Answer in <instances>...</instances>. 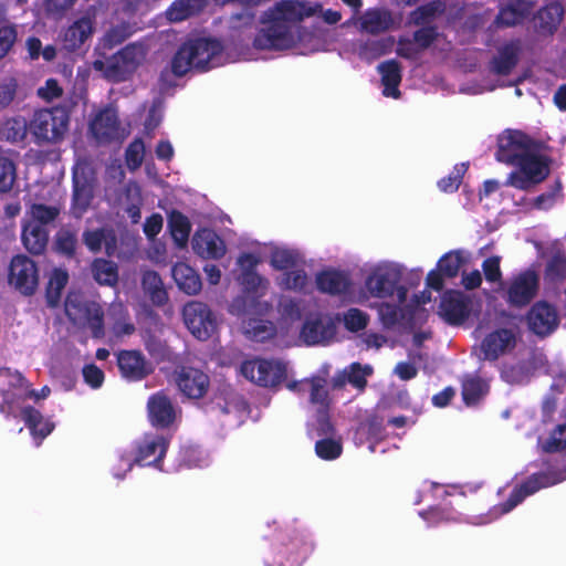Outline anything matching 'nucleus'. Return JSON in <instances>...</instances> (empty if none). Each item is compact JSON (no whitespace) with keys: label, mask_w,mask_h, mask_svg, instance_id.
<instances>
[{"label":"nucleus","mask_w":566,"mask_h":566,"mask_svg":"<svg viewBox=\"0 0 566 566\" xmlns=\"http://www.w3.org/2000/svg\"><path fill=\"white\" fill-rule=\"evenodd\" d=\"M321 12L325 22L333 24L342 15L336 10H322L316 3L283 0L268 10L261 20V29L255 39L254 46L262 50H285L292 48L298 39L297 24L305 18Z\"/></svg>","instance_id":"obj_1"},{"label":"nucleus","mask_w":566,"mask_h":566,"mask_svg":"<svg viewBox=\"0 0 566 566\" xmlns=\"http://www.w3.org/2000/svg\"><path fill=\"white\" fill-rule=\"evenodd\" d=\"M405 268L394 261H379L366 265L364 290L350 294V303L366 304L370 298L386 300L396 296L398 302H406L407 289L400 285Z\"/></svg>","instance_id":"obj_2"},{"label":"nucleus","mask_w":566,"mask_h":566,"mask_svg":"<svg viewBox=\"0 0 566 566\" xmlns=\"http://www.w3.org/2000/svg\"><path fill=\"white\" fill-rule=\"evenodd\" d=\"M268 244H259L252 252H244L238 259L241 270L240 282L244 287L245 297L238 298L230 305V312L235 315L252 314L269 308L266 303L256 302L265 295L269 281L260 276L253 269L268 258Z\"/></svg>","instance_id":"obj_3"},{"label":"nucleus","mask_w":566,"mask_h":566,"mask_svg":"<svg viewBox=\"0 0 566 566\" xmlns=\"http://www.w3.org/2000/svg\"><path fill=\"white\" fill-rule=\"evenodd\" d=\"M332 366L324 363L318 370L308 378L302 380H290L286 388L297 395L308 394V402L315 408V421L312 423L318 434H329L333 432V426L329 420V409L333 402L329 387L333 388V378L331 379Z\"/></svg>","instance_id":"obj_4"},{"label":"nucleus","mask_w":566,"mask_h":566,"mask_svg":"<svg viewBox=\"0 0 566 566\" xmlns=\"http://www.w3.org/2000/svg\"><path fill=\"white\" fill-rule=\"evenodd\" d=\"M227 62L223 48L214 39H197L184 44L171 62L175 75L182 76L191 69L208 70Z\"/></svg>","instance_id":"obj_5"},{"label":"nucleus","mask_w":566,"mask_h":566,"mask_svg":"<svg viewBox=\"0 0 566 566\" xmlns=\"http://www.w3.org/2000/svg\"><path fill=\"white\" fill-rule=\"evenodd\" d=\"M147 49L140 43H132L111 57L97 59L93 69L111 81H124L132 76L145 62Z\"/></svg>","instance_id":"obj_6"},{"label":"nucleus","mask_w":566,"mask_h":566,"mask_svg":"<svg viewBox=\"0 0 566 566\" xmlns=\"http://www.w3.org/2000/svg\"><path fill=\"white\" fill-rule=\"evenodd\" d=\"M69 120L63 108L40 109L34 113L29 129L39 144H55L64 138Z\"/></svg>","instance_id":"obj_7"},{"label":"nucleus","mask_w":566,"mask_h":566,"mask_svg":"<svg viewBox=\"0 0 566 566\" xmlns=\"http://www.w3.org/2000/svg\"><path fill=\"white\" fill-rule=\"evenodd\" d=\"M167 451V441L160 436H146L133 451L120 454L118 463L113 468L114 475L118 479L130 471L133 459L136 463L154 464L161 460Z\"/></svg>","instance_id":"obj_8"},{"label":"nucleus","mask_w":566,"mask_h":566,"mask_svg":"<svg viewBox=\"0 0 566 566\" xmlns=\"http://www.w3.org/2000/svg\"><path fill=\"white\" fill-rule=\"evenodd\" d=\"M514 165L516 169L509 175L505 185L516 189L527 190L542 182L549 174L546 157L537 153L535 147Z\"/></svg>","instance_id":"obj_9"},{"label":"nucleus","mask_w":566,"mask_h":566,"mask_svg":"<svg viewBox=\"0 0 566 566\" xmlns=\"http://www.w3.org/2000/svg\"><path fill=\"white\" fill-rule=\"evenodd\" d=\"M241 373L250 381L263 387H275L283 380L290 381L287 364L279 359L248 360L242 364Z\"/></svg>","instance_id":"obj_10"},{"label":"nucleus","mask_w":566,"mask_h":566,"mask_svg":"<svg viewBox=\"0 0 566 566\" xmlns=\"http://www.w3.org/2000/svg\"><path fill=\"white\" fill-rule=\"evenodd\" d=\"M65 312L74 323L88 327L95 337L103 334L102 312L96 303H83L80 294L70 293Z\"/></svg>","instance_id":"obj_11"},{"label":"nucleus","mask_w":566,"mask_h":566,"mask_svg":"<svg viewBox=\"0 0 566 566\" xmlns=\"http://www.w3.org/2000/svg\"><path fill=\"white\" fill-rule=\"evenodd\" d=\"M8 282L23 295H32L39 285L35 263L25 255L14 256L9 265Z\"/></svg>","instance_id":"obj_12"},{"label":"nucleus","mask_w":566,"mask_h":566,"mask_svg":"<svg viewBox=\"0 0 566 566\" xmlns=\"http://www.w3.org/2000/svg\"><path fill=\"white\" fill-rule=\"evenodd\" d=\"M534 147V142L523 132L506 129L497 138L495 156L499 161L513 165Z\"/></svg>","instance_id":"obj_13"},{"label":"nucleus","mask_w":566,"mask_h":566,"mask_svg":"<svg viewBox=\"0 0 566 566\" xmlns=\"http://www.w3.org/2000/svg\"><path fill=\"white\" fill-rule=\"evenodd\" d=\"M182 315L187 328L198 339L209 338L217 329V319L203 303L189 302L185 305Z\"/></svg>","instance_id":"obj_14"},{"label":"nucleus","mask_w":566,"mask_h":566,"mask_svg":"<svg viewBox=\"0 0 566 566\" xmlns=\"http://www.w3.org/2000/svg\"><path fill=\"white\" fill-rule=\"evenodd\" d=\"M516 328H497L484 337L476 355L483 360H496L500 356L510 353L516 346Z\"/></svg>","instance_id":"obj_15"},{"label":"nucleus","mask_w":566,"mask_h":566,"mask_svg":"<svg viewBox=\"0 0 566 566\" xmlns=\"http://www.w3.org/2000/svg\"><path fill=\"white\" fill-rule=\"evenodd\" d=\"M0 390L3 394V403L0 410L3 413H13L20 402L25 400L29 392V385L21 374L9 368L0 369Z\"/></svg>","instance_id":"obj_16"},{"label":"nucleus","mask_w":566,"mask_h":566,"mask_svg":"<svg viewBox=\"0 0 566 566\" xmlns=\"http://www.w3.org/2000/svg\"><path fill=\"white\" fill-rule=\"evenodd\" d=\"M538 276L533 270H527L514 276L507 284V301L517 306L527 304L536 294Z\"/></svg>","instance_id":"obj_17"},{"label":"nucleus","mask_w":566,"mask_h":566,"mask_svg":"<svg viewBox=\"0 0 566 566\" xmlns=\"http://www.w3.org/2000/svg\"><path fill=\"white\" fill-rule=\"evenodd\" d=\"M336 334V324L328 316H312L303 325L301 337L308 345L325 344Z\"/></svg>","instance_id":"obj_18"},{"label":"nucleus","mask_w":566,"mask_h":566,"mask_svg":"<svg viewBox=\"0 0 566 566\" xmlns=\"http://www.w3.org/2000/svg\"><path fill=\"white\" fill-rule=\"evenodd\" d=\"M176 384L188 398H201L208 390V376L197 368L182 367L176 373Z\"/></svg>","instance_id":"obj_19"},{"label":"nucleus","mask_w":566,"mask_h":566,"mask_svg":"<svg viewBox=\"0 0 566 566\" xmlns=\"http://www.w3.org/2000/svg\"><path fill=\"white\" fill-rule=\"evenodd\" d=\"M73 180V211L76 216H81L87 209L93 197V180L88 176V167L77 164L74 168Z\"/></svg>","instance_id":"obj_20"},{"label":"nucleus","mask_w":566,"mask_h":566,"mask_svg":"<svg viewBox=\"0 0 566 566\" xmlns=\"http://www.w3.org/2000/svg\"><path fill=\"white\" fill-rule=\"evenodd\" d=\"M469 300L460 292H446L440 302L439 315L450 324H460L469 316Z\"/></svg>","instance_id":"obj_21"},{"label":"nucleus","mask_w":566,"mask_h":566,"mask_svg":"<svg viewBox=\"0 0 566 566\" xmlns=\"http://www.w3.org/2000/svg\"><path fill=\"white\" fill-rule=\"evenodd\" d=\"M527 324L536 335L546 336L557 327L558 315L553 306L545 302H538L530 311Z\"/></svg>","instance_id":"obj_22"},{"label":"nucleus","mask_w":566,"mask_h":566,"mask_svg":"<svg viewBox=\"0 0 566 566\" xmlns=\"http://www.w3.org/2000/svg\"><path fill=\"white\" fill-rule=\"evenodd\" d=\"M91 132L98 143L119 139L125 134L118 126L117 114L113 108H106L95 116L91 123Z\"/></svg>","instance_id":"obj_23"},{"label":"nucleus","mask_w":566,"mask_h":566,"mask_svg":"<svg viewBox=\"0 0 566 566\" xmlns=\"http://www.w3.org/2000/svg\"><path fill=\"white\" fill-rule=\"evenodd\" d=\"M117 364L122 376L129 380H139L151 373L153 367L136 350H124L117 356Z\"/></svg>","instance_id":"obj_24"},{"label":"nucleus","mask_w":566,"mask_h":566,"mask_svg":"<svg viewBox=\"0 0 566 566\" xmlns=\"http://www.w3.org/2000/svg\"><path fill=\"white\" fill-rule=\"evenodd\" d=\"M317 289L323 293L332 295H345L348 300L350 294H357V292H350L352 282L349 276L340 271L327 270L317 274L316 276Z\"/></svg>","instance_id":"obj_25"},{"label":"nucleus","mask_w":566,"mask_h":566,"mask_svg":"<svg viewBox=\"0 0 566 566\" xmlns=\"http://www.w3.org/2000/svg\"><path fill=\"white\" fill-rule=\"evenodd\" d=\"M95 30L91 14H85L75 20L63 33L62 43L67 51H74L84 44Z\"/></svg>","instance_id":"obj_26"},{"label":"nucleus","mask_w":566,"mask_h":566,"mask_svg":"<svg viewBox=\"0 0 566 566\" xmlns=\"http://www.w3.org/2000/svg\"><path fill=\"white\" fill-rule=\"evenodd\" d=\"M192 248L197 254L206 259H220L226 253L222 239L209 229L196 232L192 238Z\"/></svg>","instance_id":"obj_27"},{"label":"nucleus","mask_w":566,"mask_h":566,"mask_svg":"<svg viewBox=\"0 0 566 566\" xmlns=\"http://www.w3.org/2000/svg\"><path fill=\"white\" fill-rule=\"evenodd\" d=\"M149 420L154 426L168 427L177 417L169 398L163 392L153 395L147 403Z\"/></svg>","instance_id":"obj_28"},{"label":"nucleus","mask_w":566,"mask_h":566,"mask_svg":"<svg viewBox=\"0 0 566 566\" xmlns=\"http://www.w3.org/2000/svg\"><path fill=\"white\" fill-rule=\"evenodd\" d=\"M566 479V474L558 479H551L547 475H534L523 486L515 490L511 495L509 502L503 506L500 514H504L513 510L524 497L535 493L542 488H546L558 483Z\"/></svg>","instance_id":"obj_29"},{"label":"nucleus","mask_w":566,"mask_h":566,"mask_svg":"<svg viewBox=\"0 0 566 566\" xmlns=\"http://www.w3.org/2000/svg\"><path fill=\"white\" fill-rule=\"evenodd\" d=\"M358 23L363 31L378 33L389 30L395 24V19L386 10L371 9L359 18Z\"/></svg>","instance_id":"obj_30"},{"label":"nucleus","mask_w":566,"mask_h":566,"mask_svg":"<svg viewBox=\"0 0 566 566\" xmlns=\"http://www.w3.org/2000/svg\"><path fill=\"white\" fill-rule=\"evenodd\" d=\"M172 276L178 287L189 295L197 294L201 290L199 275L184 262H179L172 268Z\"/></svg>","instance_id":"obj_31"},{"label":"nucleus","mask_w":566,"mask_h":566,"mask_svg":"<svg viewBox=\"0 0 566 566\" xmlns=\"http://www.w3.org/2000/svg\"><path fill=\"white\" fill-rule=\"evenodd\" d=\"M371 373L373 368L369 365L361 366L355 363L350 365L348 369L333 377V388H339L348 381L356 388L363 389L366 385V378L371 375Z\"/></svg>","instance_id":"obj_32"},{"label":"nucleus","mask_w":566,"mask_h":566,"mask_svg":"<svg viewBox=\"0 0 566 566\" xmlns=\"http://www.w3.org/2000/svg\"><path fill=\"white\" fill-rule=\"evenodd\" d=\"M22 240L28 251L34 254L41 253L48 243L46 228L27 221L23 226Z\"/></svg>","instance_id":"obj_33"},{"label":"nucleus","mask_w":566,"mask_h":566,"mask_svg":"<svg viewBox=\"0 0 566 566\" xmlns=\"http://www.w3.org/2000/svg\"><path fill=\"white\" fill-rule=\"evenodd\" d=\"M378 71L381 75L384 85V95L387 97H399L398 85L401 81L400 67L395 61H388L379 64Z\"/></svg>","instance_id":"obj_34"},{"label":"nucleus","mask_w":566,"mask_h":566,"mask_svg":"<svg viewBox=\"0 0 566 566\" xmlns=\"http://www.w3.org/2000/svg\"><path fill=\"white\" fill-rule=\"evenodd\" d=\"M83 240L86 247L93 251H101L103 248L108 255L115 252V237L111 230L97 229L84 232Z\"/></svg>","instance_id":"obj_35"},{"label":"nucleus","mask_w":566,"mask_h":566,"mask_svg":"<svg viewBox=\"0 0 566 566\" xmlns=\"http://www.w3.org/2000/svg\"><path fill=\"white\" fill-rule=\"evenodd\" d=\"M531 3L525 0H513L499 13L497 23L505 27L522 22L530 13Z\"/></svg>","instance_id":"obj_36"},{"label":"nucleus","mask_w":566,"mask_h":566,"mask_svg":"<svg viewBox=\"0 0 566 566\" xmlns=\"http://www.w3.org/2000/svg\"><path fill=\"white\" fill-rule=\"evenodd\" d=\"M21 416L35 439H44L54 429L53 422L49 419H44L39 411L32 408H23Z\"/></svg>","instance_id":"obj_37"},{"label":"nucleus","mask_w":566,"mask_h":566,"mask_svg":"<svg viewBox=\"0 0 566 566\" xmlns=\"http://www.w3.org/2000/svg\"><path fill=\"white\" fill-rule=\"evenodd\" d=\"M268 256L271 265L279 271L286 272L300 265L301 258L295 251L269 245Z\"/></svg>","instance_id":"obj_38"},{"label":"nucleus","mask_w":566,"mask_h":566,"mask_svg":"<svg viewBox=\"0 0 566 566\" xmlns=\"http://www.w3.org/2000/svg\"><path fill=\"white\" fill-rule=\"evenodd\" d=\"M207 0H176L167 11V18L172 22L182 21L200 12Z\"/></svg>","instance_id":"obj_39"},{"label":"nucleus","mask_w":566,"mask_h":566,"mask_svg":"<svg viewBox=\"0 0 566 566\" xmlns=\"http://www.w3.org/2000/svg\"><path fill=\"white\" fill-rule=\"evenodd\" d=\"M243 333L252 340L263 342L274 335V326L271 322L260 318H248L243 321Z\"/></svg>","instance_id":"obj_40"},{"label":"nucleus","mask_w":566,"mask_h":566,"mask_svg":"<svg viewBox=\"0 0 566 566\" xmlns=\"http://www.w3.org/2000/svg\"><path fill=\"white\" fill-rule=\"evenodd\" d=\"M119 203L126 209L132 221L137 223L140 219L139 207L142 205L140 188L136 184H129L119 198Z\"/></svg>","instance_id":"obj_41"},{"label":"nucleus","mask_w":566,"mask_h":566,"mask_svg":"<svg viewBox=\"0 0 566 566\" xmlns=\"http://www.w3.org/2000/svg\"><path fill=\"white\" fill-rule=\"evenodd\" d=\"M143 287L150 301L156 305H161L167 300V293L163 282L156 272L148 271L143 276Z\"/></svg>","instance_id":"obj_42"},{"label":"nucleus","mask_w":566,"mask_h":566,"mask_svg":"<svg viewBox=\"0 0 566 566\" xmlns=\"http://www.w3.org/2000/svg\"><path fill=\"white\" fill-rule=\"evenodd\" d=\"M275 281L283 290L303 291L308 280L304 270L296 265V268L283 272Z\"/></svg>","instance_id":"obj_43"},{"label":"nucleus","mask_w":566,"mask_h":566,"mask_svg":"<svg viewBox=\"0 0 566 566\" xmlns=\"http://www.w3.org/2000/svg\"><path fill=\"white\" fill-rule=\"evenodd\" d=\"M69 281V274L62 269H54L50 276L46 287V298L51 306H55L60 298L63 289Z\"/></svg>","instance_id":"obj_44"},{"label":"nucleus","mask_w":566,"mask_h":566,"mask_svg":"<svg viewBox=\"0 0 566 566\" xmlns=\"http://www.w3.org/2000/svg\"><path fill=\"white\" fill-rule=\"evenodd\" d=\"M133 31L134 25L129 22L114 23L101 39V45L109 50L125 41Z\"/></svg>","instance_id":"obj_45"},{"label":"nucleus","mask_w":566,"mask_h":566,"mask_svg":"<svg viewBox=\"0 0 566 566\" xmlns=\"http://www.w3.org/2000/svg\"><path fill=\"white\" fill-rule=\"evenodd\" d=\"M169 228L175 242L181 248L185 247L191 230L188 218L180 212H171L169 216Z\"/></svg>","instance_id":"obj_46"},{"label":"nucleus","mask_w":566,"mask_h":566,"mask_svg":"<svg viewBox=\"0 0 566 566\" xmlns=\"http://www.w3.org/2000/svg\"><path fill=\"white\" fill-rule=\"evenodd\" d=\"M517 51L518 49L516 44H509L504 46L494 59L492 71L499 75L509 74L516 63Z\"/></svg>","instance_id":"obj_47"},{"label":"nucleus","mask_w":566,"mask_h":566,"mask_svg":"<svg viewBox=\"0 0 566 566\" xmlns=\"http://www.w3.org/2000/svg\"><path fill=\"white\" fill-rule=\"evenodd\" d=\"M563 17V7L559 3H552L541 10L536 17V25L547 32L557 28Z\"/></svg>","instance_id":"obj_48"},{"label":"nucleus","mask_w":566,"mask_h":566,"mask_svg":"<svg viewBox=\"0 0 566 566\" xmlns=\"http://www.w3.org/2000/svg\"><path fill=\"white\" fill-rule=\"evenodd\" d=\"M28 124L27 120L21 117H12L7 119L1 128L0 135L11 142L22 140L27 135Z\"/></svg>","instance_id":"obj_49"},{"label":"nucleus","mask_w":566,"mask_h":566,"mask_svg":"<svg viewBox=\"0 0 566 566\" xmlns=\"http://www.w3.org/2000/svg\"><path fill=\"white\" fill-rule=\"evenodd\" d=\"M60 213V209L56 206H45L41 203L32 205L28 212V221L38 223L42 227H46L51 223Z\"/></svg>","instance_id":"obj_50"},{"label":"nucleus","mask_w":566,"mask_h":566,"mask_svg":"<svg viewBox=\"0 0 566 566\" xmlns=\"http://www.w3.org/2000/svg\"><path fill=\"white\" fill-rule=\"evenodd\" d=\"M488 384L479 378H468L463 382L462 396L468 406L474 405L488 392Z\"/></svg>","instance_id":"obj_51"},{"label":"nucleus","mask_w":566,"mask_h":566,"mask_svg":"<svg viewBox=\"0 0 566 566\" xmlns=\"http://www.w3.org/2000/svg\"><path fill=\"white\" fill-rule=\"evenodd\" d=\"M93 274L101 284L114 285L117 282L118 274L116 265L106 260H96L93 263Z\"/></svg>","instance_id":"obj_52"},{"label":"nucleus","mask_w":566,"mask_h":566,"mask_svg":"<svg viewBox=\"0 0 566 566\" xmlns=\"http://www.w3.org/2000/svg\"><path fill=\"white\" fill-rule=\"evenodd\" d=\"M388 298H390L391 302H382L378 306L379 316L386 326L394 325L398 322L402 312L401 305L405 303L398 302L396 296H389Z\"/></svg>","instance_id":"obj_53"},{"label":"nucleus","mask_w":566,"mask_h":566,"mask_svg":"<svg viewBox=\"0 0 566 566\" xmlns=\"http://www.w3.org/2000/svg\"><path fill=\"white\" fill-rule=\"evenodd\" d=\"M17 38L13 25L7 20L0 8V59H2L12 48Z\"/></svg>","instance_id":"obj_54"},{"label":"nucleus","mask_w":566,"mask_h":566,"mask_svg":"<svg viewBox=\"0 0 566 566\" xmlns=\"http://www.w3.org/2000/svg\"><path fill=\"white\" fill-rule=\"evenodd\" d=\"M316 454L324 460H334L342 453L340 438H324L315 444Z\"/></svg>","instance_id":"obj_55"},{"label":"nucleus","mask_w":566,"mask_h":566,"mask_svg":"<svg viewBox=\"0 0 566 566\" xmlns=\"http://www.w3.org/2000/svg\"><path fill=\"white\" fill-rule=\"evenodd\" d=\"M15 180V166L7 156H0V192L9 191Z\"/></svg>","instance_id":"obj_56"},{"label":"nucleus","mask_w":566,"mask_h":566,"mask_svg":"<svg viewBox=\"0 0 566 566\" xmlns=\"http://www.w3.org/2000/svg\"><path fill=\"white\" fill-rule=\"evenodd\" d=\"M542 448L547 452H556L566 449V424L557 426L542 442Z\"/></svg>","instance_id":"obj_57"},{"label":"nucleus","mask_w":566,"mask_h":566,"mask_svg":"<svg viewBox=\"0 0 566 566\" xmlns=\"http://www.w3.org/2000/svg\"><path fill=\"white\" fill-rule=\"evenodd\" d=\"M462 265V256L459 252H449L438 262L439 271L447 277H453L458 274Z\"/></svg>","instance_id":"obj_58"},{"label":"nucleus","mask_w":566,"mask_h":566,"mask_svg":"<svg viewBox=\"0 0 566 566\" xmlns=\"http://www.w3.org/2000/svg\"><path fill=\"white\" fill-rule=\"evenodd\" d=\"M368 321V315L358 308H350L344 314V324L352 332L364 329Z\"/></svg>","instance_id":"obj_59"},{"label":"nucleus","mask_w":566,"mask_h":566,"mask_svg":"<svg viewBox=\"0 0 566 566\" xmlns=\"http://www.w3.org/2000/svg\"><path fill=\"white\" fill-rule=\"evenodd\" d=\"M392 45L394 41L390 38L381 41H374L361 49L360 55L365 59H376L390 51Z\"/></svg>","instance_id":"obj_60"},{"label":"nucleus","mask_w":566,"mask_h":566,"mask_svg":"<svg viewBox=\"0 0 566 566\" xmlns=\"http://www.w3.org/2000/svg\"><path fill=\"white\" fill-rule=\"evenodd\" d=\"M254 14L250 9H243L241 12L231 15L229 28L235 32H242L252 27Z\"/></svg>","instance_id":"obj_61"},{"label":"nucleus","mask_w":566,"mask_h":566,"mask_svg":"<svg viewBox=\"0 0 566 566\" xmlns=\"http://www.w3.org/2000/svg\"><path fill=\"white\" fill-rule=\"evenodd\" d=\"M145 145L140 139L133 142L126 151V163L130 169L138 168L144 159Z\"/></svg>","instance_id":"obj_62"},{"label":"nucleus","mask_w":566,"mask_h":566,"mask_svg":"<svg viewBox=\"0 0 566 566\" xmlns=\"http://www.w3.org/2000/svg\"><path fill=\"white\" fill-rule=\"evenodd\" d=\"M465 164H460L455 166L453 175L449 176L448 178H443L439 181V188L446 192L457 190L460 185L461 176L465 172Z\"/></svg>","instance_id":"obj_63"},{"label":"nucleus","mask_w":566,"mask_h":566,"mask_svg":"<svg viewBox=\"0 0 566 566\" xmlns=\"http://www.w3.org/2000/svg\"><path fill=\"white\" fill-rule=\"evenodd\" d=\"M546 273L552 280L564 277L566 274V260L560 255L554 256L547 265Z\"/></svg>","instance_id":"obj_64"}]
</instances>
